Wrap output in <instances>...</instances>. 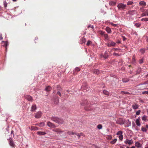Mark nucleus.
<instances>
[{
    "label": "nucleus",
    "mask_w": 148,
    "mask_h": 148,
    "mask_svg": "<svg viewBox=\"0 0 148 148\" xmlns=\"http://www.w3.org/2000/svg\"><path fill=\"white\" fill-rule=\"evenodd\" d=\"M45 123L42 122L39 124L38 126L40 127H43L45 125Z\"/></svg>",
    "instance_id": "obj_40"
},
{
    "label": "nucleus",
    "mask_w": 148,
    "mask_h": 148,
    "mask_svg": "<svg viewBox=\"0 0 148 148\" xmlns=\"http://www.w3.org/2000/svg\"><path fill=\"white\" fill-rule=\"evenodd\" d=\"M103 92L104 94L107 95H108L109 94L108 92L105 90H103Z\"/></svg>",
    "instance_id": "obj_35"
},
{
    "label": "nucleus",
    "mask_w": 148,
    "mask_h": 148,
    "mask_svg": "<svg viewBox=\"0 0 148 148\" xmlns=\"http://www.w3.org/2000/svg\"><path fill=\"white\" fill-rule=\"evenodd\" d=\"M116 122L117 124H119L120 125L123 124L124 123V121L121 119H119L117 120Z\"/></svg>",
    "instance_id": "obj_11"
},
{
    "label": "nucleus",
    "mask_w": 148,
    "mask_h": 148,
    "mask_svg": "<svg viewBox=\"0 0 148 148\" xmlns=\"http://www.w3.org/2000/svg\"><path fill=\"white\" fill-rule=\"evenodd\" d=\"M11 134H13V136H14V132L12 130L11 132Z\"/></svg>",
    "instance_id": "obj_62"
},
{
    "label": "nucleus",
    "mask_w": 148,
    "mask_h": 148,
    "mask_svg": "<svg viewBox=\"0 0 148 148\" xmlns=\"http://www.w3.org/2000/svg\"><path fill=\"white\" fill-rule=\"evenodd\" d=\"M135 11L134 10H132V11H128V13L130 15H132L133 14H134Z\"/></svg>",
    "instance_id": "obj_31"
},
{
    "label": "nucleus",
    "mask_w": 148,
    "mask_h": 148,
    "mask_svg": "<svg viewBox=\"0 0 148 148\" xmlns=\"http://www.w3.org/2000/svg\"><path fill=\"white\" fill-rule=\"evenodd\" d=\"M140 117L138 118L136 120V125L138 126H140Z\"/></svg>",
    "instance_id": "obj_15"
},
{
    "label": "nucleus",
    "mask_w": 148,
    "mask_h": 148,
    "mask_svg": "<svg viewBox=\"0 0 148 148\" xmlns=\"http://www.w3.org/2000/svg\"><path fill=\"white\" fill-rule=\"evenodd\" d=\"M111 25L113 26H114V27H116L117 26V25L116 24H114L112 23H111Z\"/></svg>",
    "instance_id": "obj_55"
},
{
    "label": "nucleus",
    "mask_w": 148,
    "mask_h": 148,
    "mask_svg": "<svg viewBox=\"0 0 148 148\" xmlns=\"http://www.w3.org/2000/svg\"><path fill=\"white\" fill-rule=\"evenodd\" d=\"M117 139H114L113 140L111 141L110 143L111 144H114L117 141Z\"/></svg>",
    "instance_id": "obj_32"
},
{
    "label": "nucleus",
    "mask_w": 148,
    "mask_h": 148,
    "mask_svg": "<svg viewBox=\"0 0 148 148\" xmlns=\"http://www.w3.org/2000/svg\"><path fill=\"white\" fill-rule=\"evenodd\" d=\"M108 57V53L106 51L104 54L103 55V58L105 59H106Z\"/></svg>",
    "instance_id": "obj_19"
},
{
    "label": "nucleus",
    "mask_w": 148,
    "mask_h": 148,
    "mask_svg": "<svg viewBox=\"0 0 148 148\" xmlns=\"http://www.w3.org/2000/svg\"><path fill=\"white\" fill-rule=\"evenodd\" d=\"M141 130L143 132H146L147 131V129L146 128L142 127L141 128Z\"/></svg>",
    "instance_id": "obj_37"
},
{
    "label": "nucleus",
    "mask_w": 148,
    "mask_h": 148,
    "mask_svg": "<svg viewBox=\"0 0 148 148\" xmlns=\"http://www.w3.org/2000/svg\"><path fill=\"white\" fill-rule=\"evenodd\" d=\"M122 133H123V132L121 131H119L117 132V133H116V134H117V135H119V136L120 135H122Z\"/></svg>",
    "instance_id": "obj_33"
},
{
    "label": "nucleus",
    "mask_w": 148,
    "mask_h": 148,
    "mask_svg": "<svg viewBox=\"0 0 148 148\" xmlns=\"http://www.w3.org/2000/svg\"><path fill=\"white\" fill-rule=\"evenodd\" d=\"M99 33L101 35H104V34H105V32L102 31H99Z\"/></svg>",
    "instance_id": "obj_39"
},
{
    "label": "nucleus",
    "mask_w": 148,
    "mask_h": 148,
    "mask_svg": "<svg viewBox=\"0 0 148 148\" xmlns=\"http://www.w3.org/2000/svg\"><path fill=\"white\" fill-rule=\"evenodd\" d=\"M57 95H59L60 97L61 96V94L59 91L58 92H57Z\"/></svg>",
    "instance_id": "obj_59"
},
{
    "label": "nucleus",
    "mask_w": 148,
    "mask_h": 148,
    "mask_svg": "<svg viewBox=\"0 0 148 148\" xmlns=\"http://www.w3.org/2000/svg\"><path fill=\"white\" fill-rule=\"evenodd\" d=\"M121 93L122 94H128V95L130 94V93L128 92H125V91H121Z\"/></svg>",
    "instance_id": "obj_34"
},
{
    "label": "nucleus",
    "mask_w": 148,
    "mask_h": 148,
    "mask_svg": "<svg viewBox=\"0 0 148 148\" xmlns=\"http://www.w3.org/2000/svg\"><path fill=\"white\" fill-rule=\"evenodd\" d=\"M47 125L50 127L54 128L56 127L55 125L54 124L49 121L47 122Z\"/></svg>",
    "instance_id": "obj_6"
},
{
    "label": "nucleus",
    "mask_w": 148,
    "mask_h": 148,
    "mask_svg": "<svg viewBox=\"0 0 148 148\" xmlns=\"http://www.w3.org/2000/svg\"><path fill=\"white\" fill-rule=\"evenodd\" d=\"M113 49L115 51H116L117 50H118L119 49L117 48H114Z\"/></svg>",
    "instance_id": "obj_63"
},
{
    "label": "nucleus",
    "mask_w": 148,
    "mask_h": 148,
    "mask_svg": "<svg viewBox=\"0 0 148 148\" xmlns=\"http://www.w3.org/2000/svg\"><path fill=\"white\" fill-rule=\"evenodd\" d=\"M103 36L105 38V40H109V38L107 34H105Z\"/></svg>",
    "instance_id": "obj_28"
},
{
    "label": "nucleus",
    "mask_w": 148,
    "mask_h": 148,
    "mask_svg": "<svg viewBox=\"0 0 148 148\" xmlns=\"http://www.w3.org/2000/svg\"><path fill=\"white\" fill-rule=\"evenodd\" d=\"M146 3L143 1H140L139 3V5L143 7H144L146 5Z\"/></svg>",
    "instance_id": "obj_14"
},
{
    "label": "nucleus",
    "mask_w": 148,
    "mask_h": 148,
    "mask_svg": "<svg viewBox=\"0 0 148 148\" xmlns=\"http://www.w3.org/2000/svg\"><path fill=\"white\" fill-rule=\"evenodd\" d=\"M116 45V43L112 41L108 42L107 44V46L109 47H110L111 46L114 47Z\"/></svg>",
    "instance_id": "obj_3"
},
{
    "label": "nucleus",
    "mask_w": 148,
    "mask_h": 148,
    "mask_svg": "<svg viewBox=\"0 0 148 148\" xmlns=\"http://www.w3.org/2000/svg\"><path fill=\"white\" fill-rule=\"evenodd\" d=\"M135 25L137 27H139L141 25V24L138 23H136L135 24Z\"/></svg>",
    "instance_id": "obj_44"
},
{
    "label": "nucleus",
    "mask_w": 148,
    "mask_h": 148,
    "mask_svg": "<svg viewBox=\"0 0 148 148\" xmlns=\"http://www.w3.org/2000/svg\"><path fill=\"white\" fill-rule=\"evenodd\" d=\"M51 89L52 88L51 86H48L46 87L45 90L47 91H51Z\"/></svg>",
    "instance_id": "obj_20"
},
{
    "label": "nucleus",
    "mask_w": 148,
    "mask_h": 148,
    "mask_svg": "<svg viewBox=\"0 0 148 148\" xmlns=\"http://www.w3.org/2000/svg\"><path fill=\"white\" fill-rule=\"evenodd\" d=\"M105 29L108 33H110L112 32L111 29L108 27H107Z\"/></svg>",
    "instance_id": "obj_17"
},
{
    "label": "nucleus",
    "mask_w": 148,
    "mask_h": 148,
    "mask_svg": "<svg viewBox=\"0 0 148 148\" xmlns=\"http://www.w3.org/2000/svg\"><path fill=\"white\" fill-rule=\"evenodd\" d=\"M67 134L69 135H73L75 133L72 132H67Z\"/></svg>",
    "instance_id": "obj_41"
},
{
    "label": "nucleus",
    "mask_w": 148,
    "mask_h": 148,
    "mask_svg": "<svg viewBox=\"0 0 148 148\" xmlns=\"http://www.w3.org/2000/svg\"><path fill=\"white\" fill-rule=\"evenodd\" d=\"M101 72L102 71L101 70L96 69H94L93 70V73L97 75L101 73Z\"/></svg>",
    "instance_id": "obj_8"
},
{
    "label": "nucleus",
    "mask_w": 148,
    "mask_h": 148,
    "mask_svg": "<svg viewBox=\"0 0 148 148\" xmlns=\"http://www.w3.org/2000/svg\"><path fill=\"white\" fill-rule=\"evenodd\" d=\"M122 37L123 38V41H125L126 39V38H125V37L123 36H122Z\"/></svg>",
    "instance_id": "obj_60"
},
{
    "label": "nucleus",
    "mask_w": 148,
    "mask_h": 148,
    "mask_svg": "<svg viewBox=\"0 0 148 148\" xmlns=\"http://www.w3.org/2000/svg\"><path fill=\"white\" fill-rule=\"evenodd\" d=\"M91 41L90 40H88L87 44H86V45H87V46H89L90 45V43H91Z\"/></svg>",
    "instance_id": "obj_53"
},
{
    "label": "nucleus",
    "mask_w": 148,
    "mask_h": 148,
    "mask_svg": "<svg viewBox=\"0 0 148 148\" xmlns=\"http://www.w3.org/2000/svg\"><path fill=\"white\" fill-rule=\"evenodd\" d=\"M141 16H148V9L146 10L141 14Z\"/></svg>",
    "instance_id": "obj_9"
},
{
    "label": "nucleus",
    "mask_w": 148,
    "mask_h": 148,
    "mask_svg": "<svg viewBox=\"0 0 148 148\" xmlns=\"http://www.w3.org/2000/svg\"><path fill=\"white\" fill-rule=\"evenodd\" d=\"M2 42L4 43V44L3 45V46L5 47V50L6 51L7 49V46L8 45V42L7 41H3Z\"/></svg>",
    "instance_id": "obj_16"
},
{
    "label": "nucleus",
    "mask_w": 148,
    "mask_h": 148,
    "mask_svg": "<svg viewBox=\"0 0 148 148\" xmlns=\"http://www.w3.org/2000/svg\"><path fill=\"white\" fill-rule=\"evenodd\" d=\"M3 4H4V6L5 7V8L7 6V3L5 1H4Z\"/></svg>",
    "instance_id": "obj_50"
},
{
    "label": "nucleus",
    "mask_w": 148,
    "mask_h": 148,
    "mask_svg": "<svg viewBox=\"0 0 148 148\" xmlns=\"http://www.w3.org/2000/svg\"><path fill=\"white\" fill-rule=\"evenodd\" d=\"M132 107L134 109H136L138 108L139 106L137 104H135L132 105Z\"/></svg>",
    "instance_id": "obj_18"
},
{
    "label": "nucleus",
    "mask_w": 148,
    "mask_h": 148,
    "mask_svg": "<svg viewBox=\"0 0 148 148\" xmlns=\"http://www.w3.org/2000/svg\"><path fill=\"white\" fill-rule=\"evenodd\" d=\"M141 112L140 110H138L136 112V114L137 115H138L140 114V112Z\"/></svg>",
    "instance_id": "obj_48"
},
{
    "label": "nucleus",
    "mask_w": 148,
    "mask_h": 148,
    "mask_svg": "<svg viewBox=\"0 0 148 148\" xmlns=\"http://www.w3.org/2000/svg\"><path fill=\"white\" fill-rule=\"evenodd\" d=\"M125 143L126 144H128L129 145L132 144L133 143V142L132 140H129L128 139H127L124 141Z\"/></svg>",
    "instance_id": "obj_5"
},
{
    "label": "nucleus",
    "mask_w": 148,
    "mask_h": 148,
    "mask_svg": "<svg viewBox=\"0 0 148 148\" xmlns=\"http://www.w3.org/2000/svg\"><path fill=\"white\" fill-rule=\"evenodd\" d=\"M141 21H148V18L145 17L141 19Z\"/></svg>",
    "instance_id": "obj_26"
},
{
    "label": "nucleus",
    "mask_w": 148,
    "mask_h": 148,
    "mask_svg": "<svg viewBox=\"0 0 148 148\" xmlns=\"http://www.w3.org/2000/svg\"><path fill=\"white\" fill-rule=\"evenodd\" d=\"M8 140L9 141V144L12 147H14L15 146V145L12 139L11 138H10L9 139H8Z\"/></svg>",
    "instance_id": "obj_4"
},
{
    "label": "nucleus",
    "mask_w": 148,
    "mask_h": 148,
    "mask_svg": "<svg viewBox=\"0 0 148 148\" xmlns=\"http://www.w3.org/2000/svg\"><path fill=\"white\" fill-rule=\"evenodd\" d=\"M126 6V5H125L122 3H119L117 5L118 8L119 9L123 10L125 9Z\"/></svg>",
    "instance_id": "obj_2"
},
{
    "label": "nucleus",
    "mask_w": 148,
    "mask_h": 148,
    "mask_svg": "<svg viewBox=\"0 0 148 148\" xmlns=\"http://www.w3.org/2000/svg\"><path fill=\"white\" fill-rule=\"evenodd\" d=\"M119 139L121 140H122L123 138V135H120L119 136Z\"/></svg>",
    "instance_id": "obj_46"
},
{
    "label": "nucleus",
    "mask_w": 148,
    "mask_h": 148,
    "mask_svg": "<svg viewBox=\"0 0 148 148\" xmlns=\"http://www.w3.org/2000/svg\"><path fill=\"white\" fill-rule=\"evenodd\" d=\"M141 68H138L137 71H136V74H139L141 72Z\"/></svg>",
    "instance_id": "obj_29"
},
{
    "label": "nucleus",
    "mask_w": 148,
    "mask_h": 148,
    "mask_svg": "<svg viewBox=\"0 0 148 148\" xmlns=\"http://www.w3.org/2000/svg\"><path fill=\"white\" fill-rule=\"evenodd\" d=\"M59 100L58 98H57L54 101V103L55 104H58L59 102Z\"/></svg>",
    "instance_id": "obj_43"
},
{
    "label": "nucleus",
    "mask_w": 148,
    "mask_h": 148,
    "mask_svg": "<svg viewBox=\"0 0 148 148\" xmlns=\"http://www.w3.org/2000/svg\"><path fill=\"white\" fill-rule=\"evenodd\" d=\"M82 41V44L84 43H85L86 41V39L85 38H83L81 39Z\"/></svg>",
    "instance_id": "obj_38"
},
{
    "label": "nucleus",
    "mask_w": 148,
    "mask_h": 148,
    "mask_svg": "<svg viewBox=\"0 0 148 148\" xmlns=\"http://www.w3.org/2000/svg\"><path fill=\"white\" fill-rule=\"evenodd\" d=\"M135 145L136 147L137 148H140L141 146V145L139 143L137 142L135 143Z\"/></svg>",
    "instance_id": "obj_21"
},
{
    "label": "nucleus",
    "mask_w": 148,
    "mask_h": 148,
    "mask_svg": "<svg viewBox=\"0 0 148 148\" xmlns=\"http://www.w3.org/2000/svg\"><path fill=\"white\" fill-rule=\"evenodd\" d=\"M37 134L39 135H42L45 134L46 133L45 132L38 131L37 132Z\"/></svg>",
    "instance_id": "obj_22"
},
{
    "label": "nucleus",
    "mask_w": 148,
    "mask_h": 148,
    "mask_svg": "<svg viewBox=\"0 0 148 148\" xmlns=\"http://www.w3.org/2000/svg\"><path fill=\"white\" fill-rule=\"evenodd\" d=\"M88 27L89 28V27H91L92 28H93V26L92 25H89Z\"/></svg>",
    "instance_id": "obj_61"
},
{
    "label": "nucleus",
    "mask_w": 148,
    "mask_h": 148,
    "mask_svg": "<svg viewBox=\"0 0 148 148\" xmlns=\"http://www.w3.org/2000/svg\"><path fill=\"white\" fill-rule=\"evenodd\" d=\"M113 56H120V55L119 54H118L117 53H113Z\"/></svg>",
    "instance_id": "obj_57"
},
{
    "label": "nucleus",
    "mask_w": 148,
    "mask_h": 148,
    "mask_svg": "<svg viewBox=\"0 0 148 148\" xmlns=\"http://www.w3.org/2000/svg\"><path fill=\"white\" fill-rule=\"evenodd\" d=\"M80 70V69L79 67H76L75 69V71L77 72H78V71H79Z\"/></svg>",
    "instance_id": "obj_52"
},
{
    "label": "nucleus",
    "mask_w": 148,
    "mask_h": 148,
    "mask_svg": "<svg viewBox=\"0 0 148 148\" xmlns=\"http://www.w3.org/2000/svg\"><path fill=\"white\" fill-rule=\"evenodd\" d=\"M36 108L37 107L36 105H33L32 106L31 111L32 112H35Z\"/></svg>",
    "instance_id": "obj_13"
},
{
    "label": "nucleus",
    "mask_w": 148,
    "mask_h": 148,
    "mask_svg": "<svg viewBox=\"0 0 148 148\" xmlns=\"http://www.w3.org/2000/svg\"><path fill=\"white\" fill-rule=\"evenodd\" d=\"M112 138V136L110 135L108 136V139L109 140H111Z\"/></svg>",
    "instance_id": "obj_54"
},
{
    "label": "nucleus",
    "mask_w": 148,
    "mask_h": 148,
    "mask_svg": "<svg viewBox=\"0 0 148 148\" xmlns=\"http://www.w3.org/2000/svg\"><path fill=\"white\" fill-rule=\"evenodd\" d=\"M97 128L99 129H101L102 128V126L101 124L98 125L97 126Z\"/></svg>",
    "instance_id": "obj_47"
},
{
    "label": "nucleus",
    "mask_w": 148,
    "mask_h": 148,
    "mask_svg": "<svg viewBox=\"0 0 148 148\" xmlns=\"http://www.w3.org/2000/svg\"><path fill=\"white\" fill-rule=\"evenodd\" d=\"M103 54H101L100 55L101 58L103 57Z\"/></svg>",
    "instance_id": "obj_64"
},
{
    "label": "nucleus",
    "mask_w": 148,
    "mask_h": 148,
    "mask_svg": "<svg viewBox=\"0 0 148 148\" xmlns=\"http://www.w3.org/2000/svg\"><path fill=\"white\" fill-rule=\"evenodd\" d=\"M122 81L123 82H126L129 81V79L127 78H123L122 79Z\"/></svg>",
    "instance_id": "obj_36"
},
{
    "label": "nucleus",
    "mask_w": 148,
    "mask_h": 148,
    "mask_svg": "<svg viewBox=\"0 0 148 148\" xmlns=\"http://www.w3.org/2000/svg\"><path fill=\"white\" fill-rule=\"evenodd\" d=\"M30 130H38V128L36 127L32 126L31 127Z\"/></svg>",
    "instance_id": "obj_23"
},
{
    "label": "nucleus",
    "mask_w": 148,
    "mask_h": 148,
    "mask_svg": "<svg viewBox=\"0 0 148 148\" xmlns=\"http://www.w3.org/2000/svg\"><path fill=\"white\" fill-rule=\"evenodd\" d=\"M142 94H148V91H144L142 92Z\"/></svg>",
    "instance_id": "obj_58"
},
{
    "label": "nucleus",
    "mask_w": 148,
    "mask_h": 148,
    "mask_svg": "<svg viewBox=\"0 0 148 148\" xmlns=\"http://www.w3.org/2000/svg\"><path fill=\"white\" fill-rule=\"evenodd\" d=\"M133 61L135 62L136 61L135 57L134 56L132 57Z\"/></svg>",
    "instance_id": "obj_56"
},
{
    "label": "nucleus",
    "mask_w": 148,
    "mask_h": 148,
    "mask_svg": "<svg viewBox=\"0 0 148 148\" xmlns=\"http://www.w3.org/2000/svg\"><path fill=\"white\" fill-rule=\"evenodd\" d=\"M41 112H38L36 113L35 117L37 118H39L41 116Z\"/></svg>",
    "instance_id": "obj_10"
},
{
    "label": "nucleus",
    "mask_w": 148,
    "mask_h": 148,
    "mask_svg": "<svg viewBox=\"0 0 148 148\" xmlns=\"http://www.w3.org/2000/svg\"><path fill=\"white\" fill-rule=\"evenodd\" d=\"M140 52L142 53L143 54L145 52V50L144 49H141L140 50Z\"/></svg>",
    "instance_id": "obj_42"
},
{
    "label": "nucleus",
    "mask_w": 148,
    "mask_h": 148,
    "mask_svg": "<svg viewBox=\"0 0 148 148\" xmlns=\"http://www.w3.org/2000/svg\"><path fill=\"white\" fill-rule=\"evenodd\" d=\"M57 90H58L61 91L62 90L60 86H58L57 87Z\"/></svg>",
    "instance_id": "obj_51"
},
{
    "label": "nucleus",
    "mask_w": 148,
    "mask_h": 148,
    "mask_svg": "<svg viewBox=\"0 0 148 148\" xmlns=\"http://www.w3.org/2000/svg\"><path fill=\"white\" fill-rule=\"evenodd\" d=\"M144 59L143 58L140 59L139 61V62L140 64H142L143 62Z\"/></svg>",
    "instance_id": "obj_45"
},
{
    "label": "nucleus",
    "mask_w": 148,
    "mask_h": 148,
    "mask_svg": "<svg viewBox=\"0 0 148 148\" xmlns=\"http://www.w3.org/2000/svg\"><path fill=\"white\" fill-rule=\"evenodd\" d=\"M116 4V2L113 1H110L109 2V4L111 6L115 5Z\"/></svg>",
    "instance_id": "obj_24"
},
{
    "label": "nucleus",
    "mask_w": 148,
    "mask_h": 148,
    "mask_svg": "<svg viewBox=\"0 0 148 148\" xmlns=\"http://www.w3.org/2000/svg\"><path fill=\"white\" fill-rule=\"evenodd\" d=\"M75 134H76L77 136H78L79 137V138L81 135H82V134H79L77 133H75Z\"/></svg>",
    "instance_id": "obj_49"
},
{
    "label": "nucleus",
    "mask_w": 148,
    "mask_h": 148,
    "mask_svg": "<svg viewBox=\"0 0 148 148\" xmlns=\"http://www.w3.org/2000/svg\"><path fill=\"white\" fill-rule=\"evenodd\" d=\"M87 100H85L84 101L82 102L81 103V105L84 106H85L87 105Z\"/></svg>",
    "instance_id": "obj_25"
},
{
    "label": "nucleus",
    "mask_w": 148,
    "mask_h": 148,
    "mask_svg": "<svg viewBox=\"0 0 148 148\" xmlns=\"http://www.w3.org/2000/svg\"><path fill=\"white\" fill-rule=\"evenodd\" d=\"M53 131L56 132L58 133H61L62 131L59 128H55L52 130Z\"/></svg>",
    "instance_id": "obj_12"
},
{
    "label": "nucleus",
    "mask_w": 148,
    "mask_h": 148,
    "mask_svg": "<svg viewBox=\"0 0 148 148\" xmlns=\"http://www.w3.org/2000/svg\"><path fill=\"white\" fill-rule=\"evenodd\" d=\"M147 116L144 115L142 117V120L144 121H146L147 119Z\"/></svg>",
    "instance_id": "obj_27"
},
{
    "label": "nucleus",
    "mask_w": 148,
    "mask_h": 148,
    "mask_svg": "<svg viewBox=\"0 0 148 148\" xmlns=\"http://www.w3.org/2000/svg\"><path fill=\"white\" fill-rule=\"evenodd\" d=\"M51 119L59 124H62L64 123V121L62 119L56 117L52 116L51 117Z\"/></svg>",
    "instance_id": "obj_1"
},
{
    "label": "nucleus",
    "mask_w": 148,
    "mask_h": 148,
    "mask_svg": "<svg viewBox=\"0 0 148 148\" xmlns=\"http://www.w3.org/2000/svg\"><path fill=\"white\" fill-rule=\"evenodd\" d=\"M24 97L25 99L28 100V101H32L33 100L32 97L29 95H25L24 96Z\"/></svg>",
    "instance_id": "obj_7"
},
{
    "label": "nucleus",
    "mask_w": 148,
    "mask_h": 148,
    "mask_svg": "<svg viewBox=\"0 0 148 148\" xmlns=\"http://www.w3.org/2000/svg\"><path fill=\"white\" fill-rule=\"evenodd\" d=\"M134 4V2L131 1H129L127 3V5H132Z\"/></svg>",
    "instance_id": "obj_30"
}]
</instances>
